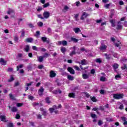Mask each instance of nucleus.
Returning a JSON list of instances; mask_svg holds the SVG:
<instances>
[{"label":"nucleus","mask_w":127,"mask_h":127,"mask_svg":"<svg viewBox=\"0 0 127 127\" xmlns=\"http://www.w3.org/2000/svg\"><path fill=\"white\" fill-rule=\"evenodd\" d=\"M49 111H50V112L51 114H53V113L55 111V109L53 107L52 108H49Z\"/></svg>","instance_id":"nucleus-34"},{"label":"nucleus","mask_w":127,"mask_h":127,"mask_svg":"<svg viewBox=\"0 0 127 127\" xmlns=\"http://www.w3.org/2000/svg\"><path fill=\"white\" fill-rule=\"evenodd\" d=\"M26 42H31L32 41V38H28L26 39Z\"/></svg>","instance_id":"nucleus-51"},{"label":"nucleus","mask_w":127,"mask_h":127,"mask_svg":"<svg viewBox=\"0 0 127 127\" xmlns=\"http://www.w3.org/2000/svg\"><path fill=\"white\" fill-rule=\"evenodd\" d=\"M26 86L27 87H26L25 91H27V90H28V87H29V86H31V83H27Z\"/></svg>","instance_id":"nucleus-39"},{"label":"nucleus","mask_w":127,"mask_h":127,"mask_svg":"<svg viewBox=\"0 0 127 127\" xmlns=\"http://www.w3.org/2000/svg\"><path fill=\"white\" fill-rule=\"evenodd\" d=\"M37 119H38V120H41V119H42V115H40V114L38 115L37 116Z\"/></svg>","instance_id":"nucleus-60"},{"label":"nucleus","mask_w":127,"mask_h":127,"mask_svg":"<svg viewBox=\"0 0 127 127\" xmlns=\"http://www.w3.org/2000/svg\"><path fill=\"white\" fill-rule=\"evenodd\" d=\"M74 68L77 71H80V68L79 67H78V66L75 65V66H74Z\"/></svg>","instance_id":"nucleus-50"},{"label":"nucleus","mask_w":127,"mask_h":127,"mask_svg":"<svg viewBox=\"0 0 127 127\" xmlns=\"http://www.w3.org/2000/svg\"><path fill=\"white\" fill-rule=\"evenodd\" d=\"M67 71L70 73V74H72V75H74L75 74V70H73V69L71 67H67Z\"/></svg>","instance_id":"nucleus-7"},{"label":"nucleus","mask_w":127,"mask_h":127,"mask_svg":"<svg viewBox=\"0 0 127 127\" xmlns=\"http://www.w3.org/2000/svg\"><path fill=\"white\" fill-rule=\"evenodd\" d=\"M23 67V65L20 64L19 65L17 66V71H18L20 68H22Z\"/></svg>","instance_id":"nucleus-42"},{"label":"nucleus","mask_w":127,"mask_h":127,"mask_svg":"<svg viewBox=\"0 0 127 127\" xmlns=\"http://www.w3.org/2000/svg\"><path fill=\"white\" fill-rule=\"evenodd\" d=\"M46 103H47L48 104H50V100H49V97H47V98H46Z\"/></svg>","instance_id":"nucleus-53"},{"label":"nucleus","mask_w":127,"mask_h":127,"mask_svg":"<svg viewBox=\"0 0 127 127\" xmlns=\"http://www.w3.org/2000/svg\"><path fill=\"white\" fill-rule=\"evenodd\" d=\"M73 31H74L75 33H79V32H81V29L78 27L74 28Z\"/></svg>","instance_id":"nucleus-11"},{"label":"nucleus","mask_w":127,"mask_h":127,"mask_svg":"<svg viewBox=\"0 0 127 127\" xmlns=\"http://www.w3.org/2000/svg\"><path fill=\"white\" fill-rule=\"evenodd\" d=\"M49 5H50V4L49 3V2H48L46 4H44L43 5V7L45 8L46 7H47L48 6H49Z\"/></svg>","instance_id":"nucleus-31"},{"label":"nucleus","mask_w":127,"mask_h":127,"mask_svg":"<svg viewBox=\"0 0 127 127\" xmlns=\"http://www.w3.org/2000/svg\"><path fill=\"white\" fill-rule=\"evenodd\" d=\"M105 56L106 57V59L107 60H110L111 59V55H108L107 54H104Z\"/></svg>","instance_id":"nucleus-21"},{"label":"nucleus","mask_w":127,"mask_h":127,"mask_svg":"<svg viewBox=\"0 0 127 127\" xmlns=\"http://www.w3.org/2000/svg\"><path fill=\"white\" fill-rule=\"evenodd\" d=\"M0 63L1 65H6V61H4L3 59H0Z\"/></svg>","instance_id":"nucleus-12"},{"label":"nucleus","mask_w":127,"mask_h":127,"mask_svg":"<svg viewBox=\"0 0 127 127\" xmlns=\"http://www.w3.org/2000/svg\"><path fill=\"white\" fill-rule=\"evenodd\" d=\"M56 76V73L53 70H51L50 72V77L51 78H54Z\"/></svg>","instance_id":"nucleus-8"},{"label":"nucleus","mask_w":127,"mask_h":127,"mask_svg":"<svg viewBox=\"0 0 127 127\" xmlns=\"http://www.w3.org/2000/svg\"><path fill=\"white\" fill-rule=\"evenodd\" d=\"M81 65H87V63H86V60L83 59L81 61Z\"/></svg>","instance_id":"nucleus-24"},{"label":"nucleus","mask_w":127,"mask_h":127,"mask_svg":"<svg viewBox=\"0 0 127 127\" xmlns=\"http://www.w3.org/2000/svg\"><path fill=\"white\" fill-rule=\"evenodd\" d=\"M43 15L45 18H49V16H50V13L48 11H45Z\"/></svg>","instance_id":"nucleus-4"},{"label":"nucleus","mask_w":127,"mask_h":127,"mask_svg":"<svg viewBox=\"0 0 127 127\" xmlns=\"http://www.w3.org/2000/svg\"><path fill=\"white\" fill-rule=\"evenodd\" d=\"M75 96L76 94L74 93H70L68 94V97H69V98H75Z\"/></svg>","instance_id":"nucleus-14"},{"label":"nucleus","mask_w":127,"mask_h":127,"mask_svg":"<svg viewBox=\"0 0 127 127\" xmlns=\"http://www.w3.org/2000/svg\"><path fill=\"white\" fill-rule=\"evenodd\" d=\"M7 127H13V123H9L7 125Z\"/></svg>","instance_id":"nucleus-29"},{"label":"nucleus","mask_w":127,"mask_h":127,"mask_svg":"<svg viewBox=\"0 0 127 127\" xmlns=\"http://www.w3.org/2000/svg\"><path fill=\"white\" fill-rule=\"evenodd\" d=\"M68 44V42L64 40L62 41V45L63 46H66Z\"/></svg>","instance_id":"nucleus-26"},{"label":"nucleus","mask_w":127,"mask_h":127,"mask_svg":"<svg viewBox=\"0 0 127 127\" xmlns=\"http://www.w3.org/2000/svg\"><path fill=\"white\" fill-rule=\"evenodd\" d=\"M39 35H40V32L39 31H37L36 34L34 35V36H35V37L37 38H38V37H39Z\"/></svg>","instance_id":"nucleus-19"},{"label":"nucleus","mask_w":127,"mask_h":127,"mask_svg":"<svg viewBox=\"0 0 127 127\" xmlns=\"http://www.w3.org/2000/svg\"><path fill=\"white\" fill-rule=\"evenodd\" d=\"M39 18H41V19H44V17L41 16V14H38L37 15Z\"/></svg>","instance_id":"nucleus-58"},{"label":"nucleus","mask_w":127,"mask_h":127,"mask_svg":"<svg viewBox=\"0 0 127 127\" xmlns=\"http://www.w3.org/2000/svg\"><path fill=\"white\" fill-rule=\"evenodd\" d=\"M90 99L92 101V102H97V99H96V97L95 96L90 97Z\"/></svg>","instance_id":"nucleus-27"},{"label":"nucleus","mask_w":127,"mask_h":127,"mask_svg":"<svg viewBox=\"0 0 127 127\" xmlns=\"http://www.w3.org/2000/svg\"><path fill=\"white\" fill-rule=\"evenodd\" d=\"M91 118H92V119H96L97 118V115H96V114H94L91 113Z\"/></svg>","instance_id":"nucleus-37"},{"label":"nucleus","mask_w":127,"mask_h":127,"mask_svg":"<svg viewBox=\"0 0 127 127\" xmlns=\"http://www.w3.org/2000/svg\"><path fill=\"white\" fill-rule=\"evenodd\" d=\"M100 93L101 95H105L106 92H105V90L102 89L100 91Z\"/></svg>","instance_id":"nucleus-48"},{"label":"nucleus","mask_w":127,"mask_h":127,"mask_svg":"<svg viewBox=\"0 0 127 127\" xmlns=\"http://www.w3.org/2000/svg\"><path fill=\"white\" fill-rule=\"evenodd\" d=\"M44 92V89L43 87H41L40 89H39L38 90V94L41 97L42 95H43V92Z\"/></svg>","instance_id":"nucleus-5"},{"label":"nucleus","mask_w":127,"mask_h":127,"mask_svg":"<svg viewBox=\"0 0 127 127\" xmlns=\"http://www.w3.org/2000/svg\"><path fill=\"white\" fill-rule=\"evenodd\" d=\"M41 39H42V41H43L44 42H45V41H46V40H47V38L45 37H42Z\"/></svg>","instance_id":"nucleus-44"},{"label":"nucleus","mask_w":127,"mask_h":127,"mask_svg":"<svg viewBox=\"0 0 127 127\" xmlns=\"http://www.w3.org/2000/svg\"><path fill=\"white\" fill-rule=\"evenodd\" d=\"M67 79L69 80V81H73V80H74V77L72 76L71 75H67Z\"/></svg>","instance_id":"nucleus-15"},{"label":"nucleus","mask_w":127,"mask_h":127,"mask_svg":"<svg viewBox=\"0 0 127 127\" xmlns=\"http://www.w3.org/2000/svg\"><path fill=\"white\" fill-rule=\"evenodd\" d=\"M111 5V4L109 3V4H106L105 5V7H106V8H109V7H110V6Z\"/></svg>","instance_id":"nucleus-56"},{"label":"nucleus","mask_w":127,"mask_h":127,"mask_svg":"<svg viewBox=\"0 0 127 127\" xmlns=\"http://www.w3.org/2000/svg\"><path fill=\"white\" fill-rule=\"evenodd\" d=\"M32 49L33 50H35L36 51H37L38 50L36 46H32Z\"/></svg>","instance_id":"nucleus-55"},{"label":"nucleus","mask_w":127,"mask_h":127,"mask_svg":"<svg viewBox=\"0 0 127 127\" xmlns=\"http://www.w3.org/2000/svg\"><path fill=\"white\" fill-rule=\"evenodd\" d=\"M73 55H76V51H72L70 53L69 56H71V57H72Z\"/></svg>","instance_id":"nucleus-25"},{"label":"nucleus","mask_w":127,"mask_h":127,"mask_svg":"<svg viewBox=\"0 0 127 127\" xmlns=\"http://www.w3.org/2000/svg\"><path fill=\"white\" fill-rule=\"evenodd\" d=\"M49 56H50V55H49L47 53H45L44 54V55L43 56V57H44V58H48V57H49Z\"/></svg>","instance_id":"nucleus-28"},{"label":"nucleus","mask_w":127,"mask_h":127,"mask_svg":"<svg viewBox=\"0 0 127 127\" xmlns=\"http://www.w3.org/2000/svg\"><path fill=\"white\" fill-rule=\"evenodd\" d=\"M103 125V122L101 120H99L98 122V126H102Z\"/></svg>","instance_id":"nucleus-59"},{"label":"nucleus","mask_w":127,"mask_h":127,"mask_svg":"<svg viewBox=\"0 0 127 127\" xmlns=\"http://www.w3.org/2000/svg\"><path fill=\"white\" fill-rule=\"evenodd\" d=\"M37 24L40 27H42V26H43V23L42 22H39L37 23Z\"/></svg>","instance_id":"nucleus-30"},{"label":"nucleus","mask_w":127,"mask_h":127,"mask_svg":"<svg viewBox=\"0 0 127 127\" xmlns=\"http://www.w3.org/2000/svg\"><path fill=\"white\" fill-rule=\"evenodd\" d=\"M100 81H102L103 82H104V81H106V78L104 76H101L100 77Z\"/></svg>","instance_id":"nucleus-46"},{"label":"nucleus","mask_w":127,"mask_h":127,"mask_svg":"<svg viewBox=\"0 0 127 127\" xmlns=\"http://www.w3.org/2000/svg\"><path fill=\"white\" fill-rule=\"evenodd\" d=\"M25 36V33L24 31L22 32L20 35V38H23Z\"/></svg>","instance_id":"nucleus-33"},{"label":"nucleus","mask_w":127,"mask_h":127,"mask_svg":"<svg viewBox=\"0 0 127 127\" xmlns=\"http://www.w3.org/2000/svg\"><path fill=\"white\" fill-rule=\"evenodd\" d=\"M119 109H120V110H124V104L120 105V106L119 107Z\"/></svg>","instance_id":"nucleus-52"},{"label":"nucleus","mask_w":127,"mask_h":127,"mask_svg":"<svg viewBox=\"0 0 127 127\" xmlns=\"http://www.w3.org/2000/svg\"><path fill=\"white\" fill-rule=\"evenodd\" d=\"M14 41L16 42H17V41H18V37L17 36H15L14 37Z\"/></svg>","instance_id":"nucleus-40"},{"label":"nucleus","mask_w":127,"mask_h":127,"mask_svg":"<svg viewBox=\"0 0 127 127\" xmlns=\"http://www.w3.org/2000/svg\"><path fill=\"white\" fill-rule=\"evenodd\" d=\"M61 50V52L63 53H64V52H66V48H62Z\"/></svg>","instance_id":"nucleus-45"},{"label":"nucleus","mask_w":127,"mask_h":127,"mask_svg":"<svg viewBox=\"0 0 127 127\" xmlns=\"http://www.w3.org/2000/svg\"><path fill=\"white\" fill-rule=\"evenodd\" d=\"M71 41L73 42L74 43H77V42H78L79 41L78 39L73 38V37L71 38Z\"/></svg>","instance_id":"nucleus-13"},{"label":"nucleus","mask_w":127,"mask_h":127,"mask_svg":"<svg viewBox=\"0 0 127 127\" xmlns=\"http://www.w3.org/2000/svg\"><path fill=\"white\" fill-rule=\"evenodd\" d=\"M82 78L83 79H88L89 78V75L86 73L82 74Z\"/></svg>","instance_id":"nucleus-20"},{"label":"nucleus","mask_w":127,"mask_h":127,"mask_svg":"<svg viewBox=\"0 0 127 127\" xmlns=\"http://www.w3.org/2000/svg\"><path fill=\"white\" fill-rule=\"evenodd\" d=\"M102 21H103V20H102V19L97 20L96 23H101V22H102Z\"/></svg>","instance_id":"nucleus-62"},{"label":"nucleus","mask_w":127,"mask_h":127,"mask_svg":"<svg viewBox=\"0 0 127 127\" xmlns=\"http://www.w3.org/2000/svg\"><path fill=\"white\" fill-rule=\"evenodd\" d=\"M17 111V108L16 107H12L11 108V112H13V113H15Z\"/></svg>","instance_id":"nucleus-22"},{"label":"nucleus","mask_w":127,"mask_h":127,"mask_svg":"<svg viewBox=\"0 0 127 127\" xmlns=\"http://www.w3.org/2000/svg\"><path fill=\"white\" fill-rule=\"evenodd\" d=\"M15 119H17V120L20 119V116L19 115V114L16 115Z\"/></svg>","instance_id":"nucleus-54"},{"label":"nucleus","mask_w":127,"mask_h":127,"mask_svg":"<svg viewBox=\"0 0 127 127\" xmlns=\"http://www.w3.org/2000/svg\"><path fill=\"white\" fill-rule=\"evenodd\" d=\"M43 9V8L42 7L38 6V8L37 9V11H41Z\"/></svg>","instance_id":"nucleus-43"},{"label":"nucleus","mask_w":127,"mask_h":127,"mask_svg":"<svg viewBox=\"0 0 127 127\" xmlns=\"http://www.w3.org/2000/svg\"><path fill=\"white\" fill-rule=\"evenodd\" d=\"M119 4L120 5H124V1L123 0H120L119 1Z\"/></svg>","instance_id":"nucleus-57"},{"label":"nucleus","mask_w":127,"mask_h":127,"mask_svg":"<svg viewBox=\"0 0 127 127\" xmlns=\"http://www.w3.org/2000/svg\"><path fill=\"white\" fill-rule=\"evenodd\" d=\"M127 118L126 117H122V120L123 121V122H126L127 121Z\"/></svg>","instance_id":"nucleus-61"},{"label":"nucleus","mask_w":127,"mask_h":127,"mask_svg":"<svg viewBox=\"0 0 127 127\" xmlns=\"http://www.w3.org/2000/svg\"><path fill=\"white\" fill-rule=\"evenodd\" d=\"M96 63H99V64H101L102 63V60H101V59H97L96 60Z\"/></svg>","instance_id":"nucleus-35"},{"label":"nucleus","mask_w":127,"mask_h":127,"mask_svg":"<svg viewBox=\"0 0 127 127\" xmlns=\"http://www.w3.org/2000/svg\"><path fill=\"white\" fill-rule=\"evenodd\" d=\"M113 67L114 69H118L119 68V64L115 63L113 64Z\"/></svg>","instance_id":"nucleus-23"},{"label":"nucleus","mask_w":127,"mask_h":127,"mask_svg":"<svg viewBox=\"0 0 127 127\" xmlns=\"http://www.w3.org/2000/svg\"><path fill=\"white\" fill-rule=\"evenodd\" d=\"M124 95L121 94H115L113 95L114 99H116V100H120V99H123V96Z\"/></svg>","instance_id":"nucleus-1"},{"label":"nucleus","mask_w":127,"mask_h":127,"mask_svg":"<svg viewBox=\"0 0 127 127\" xmlns=\"http://www.w3.org/2000/svg\"><path fill=\"white\" fill-rule=\"evenodd\" d=\"M40 111L41 112H42V115H43V116H44V117H46V116L47 115V111H46V110L43 108H40Z\"/></svg>","instance_id":"nucleus-6"},{"label":"nucleus","mask_w":127,"mask_h":127,"mask_svg":"<svg viewBox=\"0 0 127 127\" xmlns=\"http://www.w3.org/2000/svg\"><path fill=\"white\" fill-rule=\"evenodd\" d=\"M124 25L125 27H127V21H125L124 23Z\"/></svg>","instance_id":"nucleus-64"},{"label":"nucleus","mask_w":127,"mask_h":127,"mask_svg":"<svg viewBox=\"0 0 127 127\" xmlns=\"http://www.w3.org/2000/svg\"><path fill=\"white\" fill-rule=\"evenodd\" d=\"M44 58L43 57V56H40V57H39V58H38V61L39 62H40V63L43 62V59H44Z\"/></svg>","instance_id":"nucleus-17"},{"label":"nucleus","mask_w":127,"mask_h":127,"mask_svg":"<svg viewBox=\"0 0 127 127\" xmlns=\"http://www.w3.org/2000/svg\"><path fill=\"white\" fill-rule=\"evenodd\" d=\"M84 95H85L86 98H90V94L87 92H84Z\"/></svg>","instance_id":"nucleus-47"},{"label":"nucleus","mask_w":127,"mask_h":127,"mask_svg":"<svg viewBox=\"0 0 127 127\" xmlns=\"http://www.w3.org/2000/svg\"><path fill=\"white\" fill-rule=\"evenodd\" d=\"M95 69H91V74H95Z\"/></svg>","instance_id":"nucleus-63"},{"label":"nucleus","mask_w":127,"mask_h":127,"mask_svg":"<svg viewBox=\"0 0 127 127\" xmlns=\"http://www.w3.org/2000/svg\"><path fill=\"white\" fill-rule=\"evenodd\" d=\"M14 12V10L12 9H9L7 12V14H11V13H13Z\"/></svg>","instance_id":"nucleus-18"},{"label":"nucleus","mask_w":127,"mask_h":127,"mask_svg":"<svg viewBox=\"0 0 127 127\" xmlns=\"http://www.w3.org/2000/svg\"><path fill=\"white\" fill-rule=\"evenodd\" d=\"M121 78H122V76H121L120 74H118L115 76V79L116 80H119V79H121Z\"/></svg>","instance_id":"nucleus-32"},{"label":"nucleus","mask_w":127,"mask_h":127,"mask_svg":"<svg viewBox=\"0 0 127 127\" xmlns=\"http://www.w3.org/2000/svg\"><path fill=\"white\" fill-rule=\"evenodd\" d=\"M23 105V103H16V106L18 107L19 108V107H22Z\"/></svg>","instance_id":"nucleus-36"},{"label":"nucleus","mask_w":127,"mask_h":127,"mask_svg":"<svg viewBox=\"0 0 127 127\" xmlns=\"http://www.w3.org/2000/svg\"><path fill=\"white\" fill-rule=\"evenodd\" d=\"M88 16H90V14L86 12H83L82 15H81L80 19L81 20H84V19H85V18H87Z\"/></svg>","instance_id":"nucleus-2"},{"label":"nucleus","mask_w":127,"mask_h":127,"mask_svg":"<svg viewBox=\"0 0 127 127\" xmlns=\"http://www.w3.org/2000/svg\"><path fill=\"white\" fill-rule=\"evenodd\" d=\"M116 29H117V30H121V29H123V25L121 24H118L117 27H116Z\"/></svg>","instance_id":"nucleus-16"},{"label":"nucleus","mask_w":127,"mask_h":127,"mask_svg":"<svg viewBox=\"0 0 127 127\" xmlns=\"http://www.w3.org/2000/svg\"><path fill=\"white\" fill-rule=\"evenodd\" d=\"M13 80H14V79L13 78V77H12V76H10V78L9 79H8V82H12V81H13Z\"/></svg>","instance_id":"nucleus-49"},{"label":"nucleus","mask_w":127,"mask_h":127,"mask_svg":"<svg viewBox=\"0 0 127 127\" xmlns=\"http://www.w3.org/2000/svg\"><path fill=\"white\" fill-rule=\"evenodd\" d=\"M110 23H111L112 27H115V26H116V20L115 19L111 20L110 21Z\"/></svg>","instance_id":"nucleus-10"},{"label":"nucleus","mask_w":127,"mask_h":127,"mask_svg":"<svg viewBox=\"0 0 127 127\" xmlns=\"http://www.w3.org/2000/svg\"><path fill=\"white\" fill-rule=\"evenodd\" d=\"M99 49L102 51L106 50V49H107V46L105 45H103V44H102V46H100Z\"/></svg>","instance_id":"nucleus-9"},{"label":"nucleus","mask_w":127,"mask_h":127,"mask_svg":"<svg viewBox=\"0 0 127 127\" xmlns=\"http://www.w3.org/2000/svg\"><path fill=\"white\" fill-rule=\"evenodd\" d=\"M28 50H29V46H26L25 47V51L28 52Z\"/></svg>","instance_id":"nucleus-38"},{"label":"nucleus","mask_w":127,"mask_h":127,"mask_svg":"<svg viewBox=\"0 0 127 127\" xmlns=\"http://www.w3.org/2000/svg\"><path fill=\"white\" fill-rule=\"evenodd\" d=\"M0 120L1 122H3L4 123H6V122H7V121L6 120V117H5V115L0 116Z\"/></svg>","instance_id":"nucleus-3"},{"label":"nucleus","mask_w":127,"mask_h":127,"mask_svg":"<svg viewBox=\"0 0 127 127\" xmlns=\"http://www.w3.org/2000/svg\"><path fill=\"white\" fill-rule=\"evenodd\" d=\"M38 68L40 69H43V68H44V65H43V64L39 65H38Z\"/></svg>","instance_id":"nucleus-41"}]
</instances>
